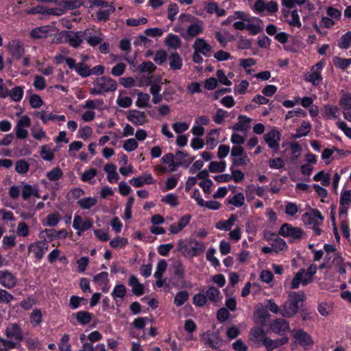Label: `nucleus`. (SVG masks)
I'll use <instances>...</instances> for the list:
<instances>
[{"instance_id":"1","label":"nucleus","mask_w":351,"mask_h":351,"mask_svg":"<svg viewBox=\"0 0 351 351\" xmlns=\"http://www.w3.org/2000/svg\"><path fill=\"white\" fill-rule=\"evenodd\" d=\"M306 295L303 291H291L287 300L281 305V315L291 317L295 315L306 300Z\"/></svg>"},{"instance_id":"2","label":"nucleus","mask_w":351,"mask_h":351,"mask_svg":"<svg viewBox=\"0 0 351 351\" xmlns=\"http://www.w3.org/2000/svg\"><path fill=\"white\" fill-rule=\"evenodd\" d=\"M249 339L254 346L259 347L264 345L267 349L273 350L288 341L287 338L280 340H271L266 337L265 330H251Z\"/></svg>"},{"instance_id":"3","label":"nucleus","mask_w":351,"mask_h":351,"mask_svg":"<svg viewBox=\"0 0 351 351\" xmlns=\"http://www.w3.org/2000/svg\"><path fill=\"white\" fill-rule=\"evenodd\" d=\"M93 84L95 87L90 90V94L93 95H102L105 92H113L117 88L116 80L108 76L97 78Z\"/></svg>"},{"instance_id":"4","label":"nucleus","mask_w":351,"mask_h":351,"mask_svg":"<svg viewBox=\"0 0 351 351\" xmlns=\"http://www.w3.org/2000/svg\"><path fill=\"white\" fill-rule=\"evenodd\" d=\"M179 250H183L188 255L193 257L197 256L205 250V246L203 243L191 239L188 243H184L180 240L178 242Z\"/></svg>"},{"instance_id":"5","label":"nucleus","mask_w":351,"mask_h":351,"mask_svg":"<svg viewBox=\"0 0 351 351\" xmlns=\"http://www.w3.org/2000/svg\"><path fill=\"white\" fill-rule=\"evenodd\" d=\"M88 30L75 32L73 31H62L60 36L64 39V43H69L70 46L74 48H77L82 43L84 36Z\"/></svg>"},{"instance_id":"6","label":"nucleus","mask_w":351,"mask_h":351,"mask_svg":"<svg viewBox=\"0 0 351 351\" xmlns=\"http://www.w3.org/2000/svg\"><path fill=\"white\" fill-rule=\"evenodd\" d=\"M6 332L8 339L0 338V351H5L14 348L22 339L21 330H6Z\"/></svg>"},{"instance_id":"7","label":"nucleus","mask_w":351,"mask_h":351,"mask_svg":"<svg viewBox=\"0 0 351 351\" xmlns=\"http://www.w3.org/2000/svg\"><path fill=\"white\" fill-rule=\"evenodd\" d=\"M172 269L173 272L172 285L173 287H184L186 282L184 280L185 274V266L180 261H175L172 265Z\"/></svg>"},{"instance_id":"8","label":"nucleus","mask_w":351,"mask_h":351,"mask_svg":"<svg viewBox=\"0 0 351 351\" xmlns=\"http://www.w3.org/2000/svg\"><path fill=\"white\" fill-rule=\"evenodd\" d=\"M204 343L213 348H219L222 345V340L218 330H207L202 335Z\"/></svg>"},{"instance_id":"9","label":"nucleus","mask_w":351,"mask_h":351,"mask_svg":"<svg viewBox=\"0 0 351 351\" xmlns=\"http://www.w3.org/2000/svg\"><path fill=\"white\" fill-rule=\"evenodd\" d=\"M16 275L8 269L0 270V285L5 289H12L17 285Z\"/></svg>"},{"instance_id":"10","label":"nucleus","mask_w":351,"mask_h":351,"mask_svg":"<svg viewBox=\"0 0 351 351\" xmlns=\"http://www.w3.org/2000/svg\"><path fill=\"white\" fill-rule=\"evenodd\" d=\"M7 49L12 57L16 60H20L25 54L23 43L19 39L10 40L7 45Z\"/></svg>"},{"instance_id":"11","label":"nucleus","mask_w":351,"mask_h":351,"mask_svg":"<svg viewBox=\"0 0 351 351\" xmlns=\"http://www.w3.org/2000/svg\"><path fill=\"white\" fill-rule=\"evenodd\" d=\"M278 234L284 237H291L294 239H301L303 231L301 228L293 227L291 224L285 223L279 229Z\"/></svg>"},{"instance_id":"12","label":"nucleus","mask_w":351,"mask_h":351,"mask_svg":"<svg viewBox=\"0 0 351 351\" xmlns=\"http://www.w3.org/2000/svg\"><path fill=\"white\" fill-rule=\"evenodd\" d=\"M281 139V134L276 130H271L264 135V140L268 145L269 147L272 149L275 152L279 150V142Z\"/></svg>"},{"instance_id":"13","label":"nucleus","mask_w":351,"mask_h":351,"mask_svg":"<svg viewBox=\"0 0 351 351\" xmlns=\"http://www.w3.org/2000/svg\"><path fill=\"white\" fill-rule=\"evenodd\" d=\"M48 248V242L45 239L36 241L28 246V250L33 252L35 257L38 260L43 258Z\"/></svg>"},{"instance_id":"14","label":"nucleus","mask_w":351,"mask_h":351,"mask_svg":"<svg viewBox=\"0 0 351 351\" xmlns=\"http://www.w3.org/2000/svg\"><path fill=\"white\" fill-rule=\"evenodd\" d=\"M93 226V220L90 218H86L84 221L83 218L79 215H75L74 216L73 221V228L77 230V234L80 235V232H85L90 229Z\"/></svg>"},{"instance_id":"15","label":"nucleus","mask_w":351,"mask_h":351,"mask_svg":"<svg viewBox=\"0 0 351 351\" xmlns=\"http://www.w3.org/2000/svg\"><path fill=\"white\" fill-rule=\"evenodd\" d=\"M127 119L136 125H141L147 122L145 114L137 110H130L127 114Z\"/></svg>"},{"instance_id":"16","label":"nucleus","mask_w":351,"mask_h":351,"mask_svg":"<svg viewBox=\"0 0 351 351\" xmlns=\"http://www.w3.org/2000/svg\"><path fill=\"white\" fill-rule=\"evenodd\" d=\"M193 48L196 52L203 54L206 57L210 56L212 51V47L202 38H198L195 40Z\"/></svg>"},{"instance_id":"17","label":"nucleus","mask_w":351,"mask_h":351,"mask_svg":"<svg viewBox=\"0 0 351 351\" xmlns=\"http://www.w3.org/2000/svg\"><path fill=\"white\" fill-rule=\"evenodd\" d=\"M302 220L306 225L314 224L318 221L322 222L324 217L318 210H313L312 213H305L302 216Z\"/></svg>"},{"instance_id":"18","label":"nucleus","mask_w":351,"mask_h":351,"mask_svg":"<svg viewBox=\"0 0 351 351\" xmlns=\"http://www.w3.org/2000/svg\"><path fill=\"white\" fill-rule=\"evenodd\" d=\"M58 5L62 8L64 12L65 10H73L77 9L82 5L88 8L86 2H83L81 0H61L59 1Z\"/></svg>"},{"instance_id":"19","label":"nucleus","mask_w":351,"mask_h":351,"mask_svg":"<svg viewBox=\"0 0 351 351\" xmlns=\"http://www.w3.org/2000/svg\"><path fill=\"white\" fill-rule=\"evenodd\" d=\"M154 180L151 174H146L138 177L132 178L130 180V183L136 188H140L145 184H151L154 182Z\"/></svg>"},{"instance_id":"20","label":"nucleus","mask_w":351,"mask_h":351,"mask_svg":"<svg viewBox=\"0 0 351 351\" xmlns=\"http://www.w3.org/2000/svg\"><path fill=\"white\" fill-rule=\"evenodd\" d=\"M295 341L304 348L313 345V340L311 336L303 330H297L293 335Z\"/></svg>"},{"instance_id":"21","label":"nucleus","mask_w":351,"mask_h":351,"mask_svg":"<svg viewBox=\"0 0 351 351\" xmlns=\"http://www.w3.org/2000/svg\"><path fill=\"white\" fill-rule=\"evenodd\" d=\"M238 123L233 125L232 130L237 132H247L250 128V123L252 121V119L245 115H239L238 117Z\"/></svg>"},{"instance_id":"22","label":"nucleus","mask_w":351,"mask_h":351,"mask_svg":"<svg viewBox=\"0 0 351 351\" xmlns=\"http://www.w3.org/2000/svg\"><path fill=\"white\" fill-rule=\"evenodd\" d=\"M237 219L238 217L236 214H231L227 220L219 221L216 223L215 227L221 230L230 231Z\"/></svg>"},{"instance_id":"23","label":"nucleus","mask_w":351,"mask_h":351,"mask_svg":"<svg viewBox=\"0 0 351 351\" xmlns=\"http://www.w3.org/2000/svg\"><path fill=\"white\" fill-rule=\"evenodd\" d=\"M49 32L50 26L44 25L32 29L29 35L33 39L45 38L49 36Z\"/></svg>"},{"instance_id":"24","label":"nucleus","mask_w":351,"mask_h":351,"mask_svg":"<svg viewBox=\"0 0 351 351\" xmlns=\"http://www.w3.org/2000/svg\"><path fill=\"white\" fill-rule=\"evenodd\" d=\"M203 27L201 24L193 23L189 26L186 32L181 34L182 36L184 39H189V38H193L199 35L202 32Z\"/></svg>"},{"instance_id":"25","label":"nucleus","mask_w":351,"mask_h":351,"mask_svg":"<svg viewBox=\"0 0 351 351\" xmlns=\"http://www.w3.org/2000/svg\"><path fill=\"white\" fill-rule=\"evenodd\" d=\"M339 109L336 106L325 104L322 110V115L326 119H336L338 117Z\"/></svg>"},{"instance_id":"26","label":"nucleus","mask_w":351,"mask_h":351,"mask_svg":"<svg viewBox=\"0 0 351 351\" xmlns=\"http://www.w3.org/2000/svg\"><path fill=\"white\" fill-rule=\"evenodd\" d=\"M311 125L308 122L302 121L301 125L297 128L295 134H293V138L297 139L302 136H306L310 132Z\"/></svg>"},{"instance_id":"27","label":"nucleus","mask_w":351,"mask_h":351,"mask_svg":"<svg viewBox=\"0 0 351 351\" xmlns=\"http://www.w3.org/2000/svg\"><path fill=\"white\" fill-rule=\"evenodd\" d=\"M169 66L172 70H179L182 66V60L178 52H174L169 57Z\"/></svg>"},{"instance_id":"28","label":"nucleus","mask_w":351,"mask_h":351,"mask_svg":"<svg viewBox=\"0 0 351 351\" xmlns=\"http://www.w3.org/2000/svg\"><path fill=\"white\" fill-rule=\"evenodd\" d=\"M24 95L23 86H15L8 91V95L11 99L14 102L20 101Z\"/></svg>"},{"instance_id":"29","label":"nucleus","mask_w":351,"mask_h":351,"mask_svg":"<svg viewBox=\"0 0 351 351\" xmlns=\"http://www.w3.org/2000/svg\"><path fill=\"white\" fill-rule=\"evenodd\" d=\"M165 44L169 47L176 49L180 47L182 41L178 36L169 34L166 38Z\"/></svg>"},{"instance_id":"30","label":"nucleus","mask_w":351,"mask_h":351,"mask_svg":"<svg viewBox=\"0 0 351 351\" xmlns=\"http://www.w3.org/2000/svg\"><path fill=\"white\" fill-rule=\"evenodd\" d=\"M115 8L112 5H109L107 10H99L96 13V17L98 21L106 22L109 19L110 15L113 13Z\"/></svg>"},{"instance_id":"31","label":"nucleus","mask_w":351,"mask_h":351,"mask_svg":"<svg viewBox=\"0 0 351 351\" xmlns=\"http://www.w3.org/2000/svg\"><path fill=\"white\" fill-rule=\"evenodd\" d=\"M338 47L342 49H348L351 47V31L341 36L338 41Z\"/></svg>"},{"instance_id":"32","label":"nucleus","mask_w":351,"mask_h":351,"mask_svg":"<svg viewBox=\"0 0 351 351\" xmlns=\"http://www.w3.org/2000/svg\"><path fill=\"white\" fill-rule=\"evenodd\" d=\"M332 61L335 66L341 70H346L351 65V58H342L335 56L333 58Z\"/></svg>"},{"instance_id":"33","label":"nucleus","mask_w":351,"mask_h":351,"mask_svg":"<svg viewBox=\"0 0 351 351\" xmlns=\"http://www.w3.org/2000/svg\"><path fill=\"white\" fill-rule=\"evenodd\" d=\"M156 330H132L131 335L136 337L139 340H146L148 337H154Z\"/></svg>"},{"instance_id":"34","label":"nucleus","mask_w":351,"mask_h":351,"mask_svg":"<svg viewBox=\"0 0 351 351\" xmlns=\"http://www.w3.org/2000/svg\"><path fill=\"white\" fill-rule=\"evenodd\" d=\"M138 69L140 73L152 74L156 70V66L151 61H145L138 66Z\"/></svg>"},{"instance_id":"35","label":"nucleus","mask_w":351,"mask_h":351,"mask_svg":"<svg viewBox=\"0 0 351 351\" xmlns=\"http://www.w3.org/2000/svg\"><path fill=\"white\" fill-rule=\"evenodd\" d=\"M189 293L186 291H180L174 297L173 303L177 306H182L189 300Z\"/></svg>"},{"instance_id":"36","label":"nucleus","mask_w":351,"mask_h":351,"mask_svg":"<svg viewBox=\"0 0 351 351\" xmlns=\"http://www.w3.org/2000/svg\"><path fill=\"white\" fill-rule=\"evenodd\" d=\"M306 80L311 82L314 86H317L322 80V73H319V71H316L311 69V73L306 76Z\"/></svg>"},{"instance_id":"37","label":"nucleus","mask_w":351,"mask_h":351,"mask_svg":"<svg viewBox=\"0 0 351 351\" xmlns=\"http://www.w3.org/2000/svg\"><path fill=\"white\" fill-rule=\"evenodd\" d=\"M63 172L59 167H56L52 169L51 171L47 173V178L49 181H58L62 178Z\"/></svg>"},{"instance_id":"38","label":"nucleus","mask_w":351,"mask_h":351,"mask_svg":"<svg viewBox=\"0 0 351 351\" xmlns=\"http://www.w3.org/2000/svg\"><path fill=\"white\" fill-rule=\"evenodd\" d=\"M253 20L257 21V23L253 24L250 23V22H247L246 29L249 31L250 34L254 36L261 33L263 31V29L259 25V22L261 21L260 19L254 17L253 18Z\"/></svg>"},{"instance_id":"39","label":"nucleus","mask_w":351,"mask_h":351,"mask_svg":"<svg viewBox=\"0 0 351 351\" xmlns=\"http://www.w3.org/2000/svg\"><path fill=\"white\" fill-rule=\"evenodd\" d=\"M226 161H212L208 165V170L212 173L223 172L226 170Z\"/></svg>"},{"instance_id":"40","label":"nucleus","mask_w":351,"mask_h":351,"mask_svg":"<svg viewBox=\"0 0 351 351\" xmlns=\"http://www.w3.org/2000/svg\"><path fill=\"white\" fill-rule=\"evenodd\" d=\"M97 204V199L95 197H86L82 198L80 199L77 202V204L80 206V208L82 209H90L93 206H94Z\"/></svg>"},{"instance_id":"41","label":"nucleus","mask_w":351,"mask_h":351,"mask_svg":"<svg viewBox=\"0 0 351 351\" xmlns=\"http://www.w3.org/2000/svg\"><path fill=\"white\" fill-rule=\"evenodd\" d=\"M92 315V313L88 311H80L76 313V319L79 323L84 325L88 324L90 322Z\"/></svg>"},{"instance_id":"42","label":"nucleus","mask_w":351,"mask_h":351,"mask_svg":"<svg viewBox=\"0 0 351 351\" xmlns=\"http://www.w3.org/2000/svg\"><path fill=\"white\" fill-rule=\"evenodd\" d=\"M150 96L147 93L140 92L138 93V98L136 101V106L138 108L149 107L148 102L149 101Z\"/></svg>"},{"instance_id":"43","label":"nucleus","mask_w":351,"mask_h":351,"mask_svg":"<svg viewBox=\"0 0 351 351\" xmlns=\"http://www.w3.org/2000/svg\"><path fill=\"white\" fill-rule=\"evenodd\" d=\"M75 72L82 77H87L91 75L90 67L84 62L77 64L75 68Z\"/></svg>"},{"instance_id":"44","label":"nucleus","mask_w":351,"mask_h":351,"mask_svg":"<svg viewBox=\"0 0 351 351\" xmlns=\"http://www.w3.org/2000/svg\"><path fill=\"white\" fill-rule=\"evenodd\" d=\"M333 304L330 302H322L317 307L319 313L323 316H327L332 311Z\"/></svg>"},{"instance_id":"45","label":"nucleus","mask_w":351,"mask_h":351,"mask_svg":"<svg viewBox=\"0 0 351 351\" xmlns=\"http://www.w3.org/2000/svg\"><path fill=\"white\" fill-rule=\"evenodd\" d=\"M313 180L316 182L321 181L322 184L328 186L330 184V175L325 173L324 171H320L313 176Z\"/></svg>"},{"instance_id":"46","label":"nucleus","mask_w":351,"mask_h":351,"mask_svg":"<svg viewBox=\"0 0 351 351\" xmlns=\"http://www.w3.org/2000/svg\"><path fill=\"white\" fill-rule=\"evenodd\" d=\"M126 287L123 284L117 285L111 293L112 298L116 300L117 298H123L126 294Z\"/></svg>"},{"instance_id":"47","label":"nucleus","mask_w":351,"mask_h":351,"mask_svg":"<svg viewBox=\"0 0 351 351\" xmlns=\"http://www.w3.org/2000/svg\"><path fill=\"white\" fill-rule=\"evenodd\" d=\"M220 291L218 288L211 286L206 291V296L211 302H217L219 299Z\"/></svg>"},{"instance_id":"48","label":"nucleus","mask_w":351,"mask_h":351,"mask_svg":"<svg viewBox=\"0 0 351 351\" xmlns=\"http://www.w3.org/2000/svg\"><path fill=\"white\" fill-rule=\"evenodd\" d=\"M167 261L164 259H161L158 262L156 266V270L154 274V277L156 279L161 278L163 276V274L167 269Z\"/></svg>"},{"instance_id":"49","label":"nucleus","mask_w":351,"mask_h":351,"mask_svg":"<svg viewBox=\"0 0 351 351\" xmlns=\"http://www.w3.org/2000/svg\"><path fill=\"white\" fill-rule=\"evenodd\" d=\"M29 169V164L24 159H21L16 162L15 170L19 174L26 173Z\"/></svg>"},{"instance_id":"50","label":"nucleus","mask_w":351,"mask_h":351,"mask_svg":"<svg viewBox=\"0 0 351 351\" xmlns=\"http://www.w3.org/2000/svg\"><path fill=\"white\" fill-rule=\"evenodd\" d=\"M305 270L304 269H301L293 277L292 282L291 283V288L293 289H298L302 282L303 284V276L304 274Z\"/></svg>"},{"instance_id":"51","label":"nucleus","mask_w":351,"mask_h":351,"mask_svg":"<svg viewBox=\"0 0 351 351\" xmlns=\"http://www.w3.org/2000/svg\"><path fill=\"white\" fill-rule=\"evenodd\" d=\"M291 26L297 27L300 28L302 23L300 20V16L297 10H293L291 12V19L287 21Z\"/></svg>"},{"instance_id":"52","label":"nucleus","mask_w":351,"mask_h":351,"mask_svg":"<svg viewBox=\"0 0 351 351\" xmlns=\"http://www.w3.org/2000/svg\"><path fill=\"white\" fill-rule=\"evenodd\" d=\"M339 105L343 111L351 109V93L343 94L339 100Z\"/></svg>"},{"instance_id":"53","label":"nucleus","mask_w":351,"mask_h":351,"mask_svg":"<svg viewBox=\"0 0 351 351\" xmlns=\"http://www.w3.org/2000/svg\"><path fill=\"white\" fill-rule=\"evenodd\" d=\"M339 204L341 206H350L351 205V191L350 190H342Z\"/></svg>"},{"instance_id":"54","label":"nucleus","mask_w":351,"mask_h":351,"mask_svg":"<svg viewBox=\"0 0 351 351\" xmlns=\"http://www.w3.org/2000/svg\"><path fill=\"white\" fill-rule=\"evenodd\" d=\"M215 249L213 247H210L208 250L206 252V259L210 262L211 265L217 268L220 266L219 261L214 256L215 253Z\"/></svg>"},{"instance_id":"55","label":"nucleus","mask_w":351,"mask_h":351,"mask_svg":"<svg viewBox=\"0 0 351 351\" xmlns=\"http://www.w3.org/2000/svg\"><path fill=\"white\" fill-rule=\"evenodd\" d=\"M128 243V239L120 237L119 236L115 237L110 241V245L112 248L118 249L125 247Z\"/></svg>"},{"instance_id":"56","label":"nucleus","mask_w":351,"mask_h":351,"mask_svg":"<svg viewBox=\"0 0 351 351\" xmlns=\"http://www.w3.org/2000/svg\"><path fill=\"white\" fill-rule=\"evenodd\" d=\"M14 300L13 295L5 289H0V303L8 304Z\"/></svg>"},{"instance_id":"57","label":"nucleus","mask_w":351,"mask_h":351,"mask_svg":"<svg viewBox=\"0 0 351 351\" xmlns=\"http://www.w3.org/2000/svg\"><path fill=\"white\" fill-rule=\"evenodd\" d=\"M40 154L42 158L46 161H51L54 158L53 152L50 149H47V145L42 147Z\"/></svg>"},{"instance_id":"58","label":"nucleus","mask_w":351,"mask_h":351,"mask_svg":"<svg viewBox=\"0 0 351 351\" xmlns=\"http://www.w3.org/2000/svg\"><path fill=\"white\" fill-rule=\"evenodd\" d=\"M218 133V130L217 129H212L206 136V144L210 147V149H213L217 144V142L214 137V135Z\"/></svg>"},{"instance_id":"59","label":"nucleus","mask_w":351,"mask_h":351,"mask_svg":"<svg viewBox=\"0 0 351 351\" xmlns=\"http://www.w3.org/2000/svg\"><path fill=\"white\" fill-rule=\"evenodd\" d=\"M268 165L271 169H280L285 167V162L282 158H275L268 160Z\"/></svg>"},{"instance_id":"60","label":"nucleus","mask_w":351,"mask_h":351,"mask_svg":"<svg viewBox=\"0 0 351 351\" xmlns=\"http://www.w3.org/2000/svg\"><path fill=\"white\" fill-rule=\"evenodd\" d=\"M167 58V53L163 49H160L156 51L154 58V62L158 64L162 65Z\"/></svg>"},{"instance_id":"61","label":"nucleus","mask_w":351,"mask_h":351,"mask_svg":"<svg viewBox=\"0 0 351 351\" xmlns=\"http://www.w3.org/2000/svg\"><path fill=\"white\" fill-rule=\"evenodd\" d=\"M97 174V170L96 169L90 168L88 170H85L82 175L81 180L83 182H90L94 178Z\"/></svg>"},{"instance_id":"62","label":"nucleus","mask_w":351,"mask_h":351,"mask_svg":"<svg viewBox=\"0 0 351 351\" xmlns=\"http://www.w3.org/2000/svg\"><path fill=\"white\" fill-rule=\"evenodd\" d=\"M207 298L202 293H197L193 298V302L195 306L202 307L207 302Z\"/></svg>"},{"instance_id":"63","label":"nucleus","mask_w":351,"mask_h":351,"mask_svg":"<svg viewBox=\"0 0 351 351\" xmlns=\"http://www.w3.org/2000/svg\"><path fill=\"white\" fill-rule=\"evenodd\" d=\"M244 195L241 193L234 195L233 197L229 200V204H232L236 207L242 206L244 204Z\"/></svg>"},{"instance_id":"64","label":"nucleus","mask_w":351,"mask_h":351,"mask_svg":"<svg viewBox=\"0 0 351 351\" xmlns=\"http://www.w3.org/2000/svg\"><path fill=\"white\" fill-rule=\"evenodd\" d=\"M162 201L172 207H176L178 205V196L174 193L167 194L162 199Z\"/></svg>"}]
</instances>
